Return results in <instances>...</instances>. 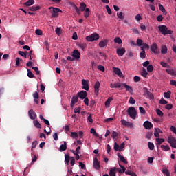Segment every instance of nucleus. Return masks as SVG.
<instances>
[{"mask_svg":"<svg viewBox=\"0 0 176 176\" xmlns=\"http://www.w3.org/2000/svg\"><path fill=\"white\" fill-rule=\"evenodd\" d=\"M50 12L51 13V17L57 19L58 17V13H63L61 9L54 7H49Z\"/></svg>","mask_w":176,"mask_h":176,"instance_id":"f257e3e1","label":"nucleus"},{"mask_svg":"<svg viewBox=\"0 0 176 176\" xmlns=\"http://www.w3.org/2000/svg\"><path fill=\"white\" fill-rule=\"evenodd\" d=\"M158 29L162 35H171L173 30H168V28L164 25H159Z\"/></svg>","mask_w":176,"mask_h":176,"instance_id":"f03ea898","label":"nucleus"},{"mask_svg":"<svg viewBox=\"0 0 176 176\" xmlns=\"http://www.w3.org/2000/svg\"><path fill=\"white\" fill-rule=\"evenodd\" d=\"M98 39H100V34L98 33H93L86 36V41H87V42H94V41H98Z\"/></svg>","mask_w":176,"mask_h":176,"instance_id":"7ed1b4c3","label":"nucleus"},{"mask_svg":"<svg viewBox=\"0 0 176 176\" xmlns=\"http://www.w3.org/2000/svg\"><path fill=\"white\" fill-rule=\"evenodd\" d=\"M127 113L131 119H135L137 118V111L135 107H129L127 110Z\"/></svg>","mask_w":176,"mask_h":176,"instance_id":"20e7f679","label":"nucleus"},{"mask_svg":"<svg viewBox=\"0 0 176 176\" xmlns=\"http://www.w3.org/2000/svg\"><path fill=\"white\" fill-rule=\"evenodd\" d=\"M109 43V40L108 38H104L99 41L98 47L100 49H104V47H107L108 46V44Z\"/></svg>","mask_w":176,"mask_h":176,"instance_id":"39448f33","label":"nucleus"},{"mask_svg":"<svg viewBox=\"0 0 176 176\" xmlns=\"http://www.w3.org/2000/svg\"><path fill=\"white\" fill-rule=\"evenodd\" d=\"M168 142L170 144L171 148L176 149V139L175 138L170 135L168 137Z\"/></svg>","mask_w":176,"mask_h":176,"instance_id":"423d86ee","label":"nucleus"},{"mask_svg":"<svg viewBox=\"0 0 176 176\" xmlns=\"http://www.w3.org/2000/svg\"><path fill=\"white\" fill-rule=\"evenodd\" d=\"M151 51L154 53V54H159V46H157V43H153L150 47Z\"/></svg>","mask_w":176,"mask_h":176,"instance_id":"0eeeda50","label":"nucleus"},{"mask_svg":"<svg viewBox=\"0 0 176 176\" xmlns=\"http://www.w3.org/2000/svg\"><path fill=\"white\" fill-rule=\"evenodd\" d=\"M121 124L124 126V127H130V129H133L134 127L133 122L126 121L124 119L121 120Z\"/></svg>","mask_w":176,"mask_h":176,"instance_id":"6e6552de","label":"nucleus"},{"mask_svg":"<svg viewBox=\"0 0 176 176\" xmlns=\"http://www.w3.org/2000/svg\"><path fill=\"white\" fill-rule=\"evenodd\" d=\"M82 89H83L84 90H86V91H89V89H90V87H89V80L82 79Z\"/></svg>","mask_w":176,"mask_h":176,"instance_id":"1a4fd4ad","label":"nucleus"},{"mask_svg":"<svg viewBox=\"0 0 176 176\" xmlns=\"http://www.w3.org/2000/svg\"><path fill=\"white\" fill-rule=\"evenodd\" d=\"M72 56L74 60H79L80 58V52L78 50H74Z\"/></svg>","mask_w":176,"mask_h":176,"instance_id":"9d476101","label":"nucleus"},{"mask_svg":"<svg viewBox=\"0 0 176 176\" xmlns=\"http://www.w3.org/2000/svg\"><path fill=\"white\" fill-rule=\"evenodd\" d=\"M93 167L95 170H99L100 168V162H98L97 157L94 158Z\"/></svg>","mask_w":176,"mask_h":176,"instance_id":"9b49d317","label":"nucleus"},{"mask_svg":"<svg viewBox=\"0 0 176 176\" xmlns=\"http://www.w3.org/2000/svg\"><path fill=\"white\" fill-rule=\"evenodd\" d=\"M143 126L146 130H151V129H152L153 127V124H152V122H151L149 121H146L144 122Z\"/></svg>","mask_w":176,"mask_h":176,"instance_id":"f8f14e48","label":"nucleus"},{"mask_svg":"<svg viewBox=\"0 0 176 176\" xmlns=\"http://www.w3.org/2000/svg\"><path fill=\"white\" fill-rule=\"evenodd\" d=\"M28 116H29L30 118L32 119V120H35V119H36V113H35V112H34L33 109L29 110Z\"/></svg>","mask_w":176,"mask_h":176,"instance_id":"ddd939ff","label":"nucleus"},{"mask_svg":"<svg viewBox=\"0 0 176 176\" xmlns=\"http://www.w3.org/2000/svg\"><path fill=\"white\" fill-rule=\"evenodd\" d=\"M100 81L96 82L94 85V93L96 96H98V93H100Z\"/></svg>","mask_w":176,"mask_h":176,"instance_id":"4468645a","label":"nucleus"},{"mask_svg":"<svg viewBox=\"0 0 176 176\" xmlns=\"http://www.w3.org/2000/svg\"><path fill=\"white\" fill-rule=\"evenodd\" d=\"M116 53L118 56H120V57H122L124 54V53H126V49H124V47L118 48L116 50Z\"/></svg>","mask_w":176,"mask_h":176,"instance_id":"2eb2a0df","label":"nucleus"},{"mask_svg":"<svg viewBox=\"0 0 176 176\" xmlns=\"http://www.w3.org/2000/svg\"><path fill=\"white\" fill-rule=\"evenodd\" d=\"M113 69L116 75H118V76H120V78H122V76H123V73H122V70H120L119 67H113Z\"/></svg>","mask_w":176,"mask_h":176,"instance_id":"dca6fc26","label":"nucleus"},{"mask_svg":"<svg viewBox=\"0 0 176 176\" xmlns=\"http://www.w3.org/2000/svg\"><path fill=\"white\" fill-rule=\"evenodd\" d=\"M78 97L81 100H85L87 97V92L86 91H81L78 92Z\"/></svg>","mask_w":176,"mask_h":176,"instance_id":"f3484780","label":"nucleus"},{"mask_svg":"<svg viewBox=\"0 0 176 176\" xmlns=\"http://www.w3.org/2000/svg\"><path fill=\"white\" fill-rule=\"evenodd\" d=\"M165 71L168 74V75H171V76H176V72L174 71V69L170 67L166 69Z\"/></svg>","mask_w":176,"mask_h":176,"instance_id":"a211bd4d","label":"nucleus"},{"mask_svg":"<svg viewBox=\"0 0 176 176\" xmlns=\"http://www.w3.org/2000/svg\"><path fill=\"white\" fill-rule=\"evenodd\" d=\"M118 168L116 167L111 168L109 170V176H116Z\"/></svg>","mask_w":176,"mask_h":176,"instance_id":"6ab92c4d","label":"nucleus"},{"mask_svg":"<svg viewBox=\"0 0 176 176\" xmlns=\"http://www.w3.org/2000/svg\"><path fill=\"white\" fill-rule=\"evenodd\" d=\"M124 83L122 82H116L114 83L115 89H120V90H123Z\"/></svg>","mask_w":176,"mask_h":176,"instance_id":"aec40b11","label":"nucleus"},{"mask_svg":"<svg viewBox=\"0 0 176 176\" xmlns=\"http://www.w3.org/2000/svg\"><path fill=\"white\" fill-rule=\"evenodd\" d=\"M145 94L147 96L149 100H153L155 98V96H153V94H152L151 91H148V89L146 90Z\"/></svg>","mask_w":176,"mask_h":176,"instance_id":"412c9836","label":"nucleus"},{"mask_svg":"<svg viewBox=\"0 0 176 176\" xmlns=\"http://www.w3.org/2000/svg\"><path fill=\"white\" fill-rule=\"evenodd\" d=\"M117 156H118V157H119L120 162H122V163H124V164H127V163H128L127 160H126V159L124 158V157L123 155H120V153H118L117 154Z\"/></svg>","mask_w":176,"mask_h":176,"instance_id":"4be33fe9","label":"nucleus"},{"mask_svg":"<svg viewBox=\"0 0 176 176\" xmlns=\"http://www.w3.org/2000/svg\"><path fill=\"white\" fill-rule=\"evenodd\" d=\"M60 152H64V151H67V142H63V144L60 145L59 147Z\"/></svg>","mask_w":176,"mask_h":176,"instance_id":"5701e85b","label":"nucleus"},{"mask_svg":"<svg viewBox=\"0 0 176 176\" xmlns=\"http://www.w3.org/2000/svg\"><path fill=\"white\" fill-rule=\"evenodd\" d=\"M124 87H125L126 91H129L131 94H133V87L130 85H127L126 83H124Z\"/></svg>","mask_w":176,"mask_h":176,"instance_id":"b1692460","label":"nucleus"},{"mask_svg":"<svg viewBox=\"0 0 176 176\" xmlns=\"http://www.w3.org/2000/svg\"><path fill=\"white\" fill-rule=\"evenodd\" d=\"M113 41L115 43H118V45H122L123 43L122 38L119 36L115 37Z\"/></svg>","mask_w":176,"mask_h":176,"instance_id":"393cba45","label":"nucleus"},{"mask_svg":"<svg viewBox=\"0 0 176 176\" xmlns=\"http://www.w3.org/2000/svg\"><path fill=\"white\" fill-rule=\"evenodd\" d=\"M39 9H41L39 6H33L29 8V10L31 12H36V10H39Z\"/></svg>","mask_w":176,"mask_h":176,"instance_id":"a878e982","label":"nucleus"},{"mask_svg":"<svg viewBox=\"0 0 176 176\" xmlns=\"http://www.w3.org/2000/svg\"><path fill=\"white\" fill-rule=\"evenodd\" d=\"M76 102H78V96H73L72 98L71 107H74Z\"/></svg>","mask_w":176,"mask_h":176,"instance_id":"bb28decb","label":"nucleus"},{"mask_svg":"<svg viewBox=\"0 0 176 176\" xmlns=\"http://www.w3.org/2000/svg\"><path fill=\"white\" fill-rule=\"evenodd\" d=\"M168 49L167 48V46L166 45H162L161 47V53L162 54H167Z\"/></svg>","mask_w":176,"mask_h":176,"instance_id":"cd10ccee","label":"nucleus"},{"mask_svg":"<svg viewBox=\"0 0 176 176\" xmlns=\"http://www.w3.org/2000/svg\"><path fill=\"white\" fill-rule=\"evenodd\" d=\"M155 141H156V145H162V144H163V142H164V138H157L155 139Z\"/></svg>","mask_w":176,"mask_h":176,"instance_id":"c85d7f7f","label":"nucleus"},{"mask_svg":"<svg viewBox=\"0 0 176 176\" xmlns=\"http://www.w3.org/2000/svg\"><path fill=\"white\" fill-rule=\"evenodd\" d=\"M161 149L162 151H164V152H168L170 151V148L168 145H161Z\"/></svg>","mask_w":176,"mask_h":176,"instance_id":"c756f323","label":"nucleus"},{"mask_svg":"<svg viewBox=\"0 0 176 176\" xmlns=\"http://www.w3.org/2000/svg\"><path fill=\"white\" fill-rule=\"evenodd\" d=\"M159 9L160 10H161V12H162L163 14H164L165 16L166 14H167V11H166V8H164L163 5L159 4Z\"/></svg>","mask_w":176,"mask_h":176,"instance_id":"7c9ffc66","label":"nucleus"},{"mask_svg":"<svg viewBox=\"0 0 176 176\" xmlns=\"http://www.w3.org/2000/svg\"><path fill=\"white\" fill-rule=\"evenodd\" d=\"M120 169L117 168V171H118V173H120V174H123V173H124L126 171V168H124V166L119 164Z\"/></svg>","mask_w":176,"mask_h":176,"instance_id":"2f4dec72","label":"nucleus"},{"mask_svg":"<svg viewBox=\"0 0 176 176\" xmlns=\"http://www.w3.org/2000/svg\"><path fill=\"white\" fill-rule=\"evenodd\" d=\"M160 65H162V68H170V65H168V63H167L164 61H161Z\"/></svg>","mask_w":176,"mask_h":176,"instance_id":"473e14b6","label":"nucleus"},{"mask_svg":"<svg viewBox=\"0 0 176 176\" xmlns=\"http://www.w3.org/2000/svg\"><path fill=\"white\" fill-rule=\"evenodd\" d=\"M113 98L111 97H109L107 100L105 102L104 104L106 108H109V106L111 105V101H112Z\"/></svg>","mask_w":176,"mask_h":176,"instance_id":"72a5a7b5","label":"nucleus"},{"mask_svg":"<svg viewBox=\"0 0 176 176\" xmlns=\"http://www.w3.org/2000/svg\"><path fill=\"white\" fill-rule=\"evenodd\" d=\"M159 131H160V129L155 128L154 131V136L156 137V138H159L160 137V134L159 133Z\"/></svg>","mask_w":176,"mask_h":176,"instance_id":"f704fd0d","label":"nucleus"},{"mask_svg":"<svg viewBox=\"0 0 176 176\" xmlns=\"http://www.w3.org/2000/svg\"><path fill=\"white\" fill-rule=\"evenodd\" d=\"M34 3H35V1L34 0H28V1H26L24 5L25 6H31L32 5H34Z\"/></svg>","mask_w":176,"mask_h":176,"instance_id":"c9c22d12","label":"nucleus"},{"mask_svg":"<svg viewBox=\"0 0 176 176\" xmlns=\"http://www.w3.org/2000/svg\"><path fill=\"white\" fill-rule=\"evenodd\" d=\"M117 17L120 20H124V14L123 13V12H119V14H117Z\"/></svg>","mask_w":176,"mask_h":176,"instance_id":"e433bc0d","label":"nucleus"},{"mask_svg":"<svg viewBox=\"0 0 176 176\" xmlns=\"http://www.w3.org/2000/svg\"><path fill=\"white\" fill-rule=\"evenodd\" d=\"M155 111L158 116L162 117L164 116V113H163V111H162V110H160V109H156Z\"/></svg>","mask_w":176,"mask_h":176,"instance_id":"4c0bfd02","label":"nucleus"},{"mask_svg":"<svg viewBox=\"0 0 176 176\" xmlns=\"http://www.w3.org/2000/svg\"><path fill=\"white\" fill-rule=\"evenodd\" d=\"M65 164H67V166H68V164H69V155L66 154L65 155Z\"/></svg>","mask_w":176,"mask_h":176,"instance_id":"58836bf2","label":"nucleus"},{"mask_svg":"<svg viewBox=\"0 0 176 176\" xmlns=\"http://www.w3.org/2000/svg\"><path fill=\"white\" fill-rule=\"evenodd\" d=\"M90 16V9L89 8H86L85 9V12L84 14V17H85L86 19H87V17Z\"/></svg>","mask_w":176,"mask_h":176,"instance_id":"ea45409f","label":"nucleus"},{"mask_svg":"<svg viewBox=\"0 0 176 176\" xmlns=\"http://www.w3.org/2000/svg\"><path fill=\"white\" fill-rule=\"evenodd\" d=\"M125 174H126V175H130V176H137V174H135V173L131 170H126L125 172Z\"/></svg>","mask_w":176,"mask_h":176,"instance_id":"a19ab883","label":"nucleus"},{"mask_svg":"<svg viewBox=\"0 0 176 176\" xmlns=\"http://www.w3.org/2000/svg\"><path fill=\"white\" fill-rule=\"evenodd\" d=\"M56 34L58 35V36H60L61 35L63 30H61V28H56L55 30Z\"/></svg>","mask_w":176,"mask_h":176,"instance_id":"79ce46f5","label":"nucleus"},{"mask_svg":"<svg viewBox=\"0 0 176 176\" xmlns=\"http://www.w3.org/2000/svg\"><path fill=\"white\" fill-rule=\"evenodd\" d=\"M160 104H161V105H167V104H168V102H167V100H164V98H161L160 100Z\"/></svg>","mask_w":176,"mask_h":176,"instance_id":"37998d69","label":"nucleus"},{"mask_svg":"<svg viewBox=\"0 0 176 176\" xmlns=\"http://www.w3.org/2000/svg\"><path fill=\"white\" fill-rule=\"evenodd\" d=\"M136 42L138 46L139 47H141L144 45V41L141 38H138Z\"/></svg>","mask_w":176,"mask_h":176,"instance_id":"c03bdc74","label":"nucleus"},{"mask_svg":"<svg viewBox=\"0 0 176 176\" xmlns=\"http://www.w3.org/2000/svg\"><path fill=\"white\" fill-rule=\"evenodd\" d=\"M164 97L165 98H170L171 97V92L170 91L164 93Z\"/></svg>","mask_w":176,"mask_h":176,"instance_id":"a18cd8bd","label":"nucleus"},{"mask_svg":"<svg viewBox=\"0 0 176 176\" xmlns=\"http://www.w3.org/2000/svg\"><path fill=\"white\" fill-rule=\"evenodd\" d=\"M71 137L72 138H74L75 140H78V133L76 132H71Z\"/></svg>","mask_w":176,"mask_h":176,"instance_id":"49530a36","label":"nucleus"},{"mask_svg":"<svg viewBox=\"0 0 176 176\" xmlns=\"http://www.w3.org/2000/svg\"><path fill=\"white\" fill-rule=\"evenodd\" d=\"M148 149L150 151H153V149H155V144L151 142H148Z\"/></svg>","mask_w":176,"mask_h":176,"instance_id":"de8ad7c7","label":"nucleus"},{"mask_svg":"<svg viewBox=\"0 0 176 176\" xmlns=\"http://www.w3.org/2000/svg\"><path fill=\"white\" fill-rule=\"evenodd\" d=\"M141 75L144 78H146L148 76V72L146 71V69H143V71L142 72Z\"/></svg>","mask_w":176,"mask_h":176,"instance_id":"09e8293b","label":"nucleus"},{"mask_svg":"<svg viewBox=\"0 0 176 176\" xmlns=\"http://www.w3.org/2000/svg\"><path fill=\"white\" fill-rule=\"evenodd\" d=\"M90 133H91V134H94V135L95 137H98V133H97V132L96 131V129H94V128L91 129Z\"/></svg>","mask_w":176,"mask_h":176,"instance_id":"8fccbe9b","label":"nucleus"},{"mask_svg":"<svg viewBox=\"0 0 176 176\" xmlns=\"http://www.w3.org/2000/svg\"><path fill=\"white\" fill-rule=\"evenodd\" d=\"M34 124L37 129H41V123H39V122L38 120H34Z\"/></svg>","mask_w":176,"mask_h":176,"instance_id":"3c124183","label":"nucleus"},{"mask_svg":"<svg viewBox=\"0 0 176 176\" xmlns=\"http://www.w3.org/2000/svg\"><path fill=\"white\" fill-rule=\"evenodd\" d=\"M139 111L142 115H145L146 113L145 109H144V107H139Z\"/></svg>","mask_w":176,"mask_h":176,"instance_id":"603ef678","label":"nucleus"},{"mask_svg":"<svg viewBox=\"0 0 176 176\" xmlns=\"http://www.w3.org/2000/svg\"><path fill=\"white\" fill-rule=\"evenodd\" d=\"M19 54L25 58H27V52H24L23 51H19Z\"/></svg>","mask_w":176,"mask_h":176,"instance_id":"864d4df0","label":"nucleus"},{"mask_svg":"<svg viewBox=\"0 0 176 176\" xmlns=\"http://www.w3.org/2000/svg\"><path fill=\"white\" fill-rule=\"evenodd\" d=\"M78 47H79L80 49H81L82 50H85V48L87 47V45H86V44H85V43L78 44Z\"/></svg>","mask_w":176,"mask_h":176,"instance_id":"5fc2aeb1","label":"nucleus"},{"mask_svg":"<svg viewBox=\"0 0 176 176\" xmlns=\"http://www.w3.org/2000/svg\"><path fill=\"white\" fill-rule=\"evenodd\" d=\"M80 9L81 12H84V10L86 9V3H81Z\"/></svg>","mask_w":176,"mask_h":176,"instance_id":"6e6d98bb","label":"nucleus"},{"mask_svg":"<svg viewBox=\"0 0 176 176\" xmlns=\"http://www.w3.org/2000/svg\"><path fill=\"white\" fill-rule=\"evenodd\" d=\"M97 67L99 71H102V72H105V67H104L103 65H98Z\"/></svg>","mask_w":176,"mask_h":176,"instance_id":"4d7b16f0","label":"nucleus"},{"mask_svg":"<svg viewBox=\"0 0 176 176\" xmlns=\"http://www.w3.org/2000/svg\"><path fill=\"white\" fill-rule=\"evenodd\" d=\"M140 58H145V57H146V54L145 53V51H142L140 54Z\"/></svg>","mask_w":176,"mask_h":176,"instance_id":"13d9d810","label":"nucleus"},{"mask_svg":"<svg viewBox=\"0 0 176 176\" xmlns=\"http://www.w3.org/2000/svg\"><path fill=\"white\" fill-rule=\"evenodd\" d=\"M129 103L131 104L132 105H134V104H135V100L134 99V98L131 96L129 98Z\"/></svg>","mask_w":176,"mask_h":176,"instance_id":"bf43d9fd","label":"nucleus"},{"mask_svg":"<svg viewBox=\"0 0 176 176\" xmlns=\"http://www.w3.org/2000/svg\"><path fill=\"white\" fill-rule=\"evenodd\" d=\"M118 135H119L118 134V133L113 131V132L112 133L111 137H112L113 140H118Z\"/></svg>","mask_w":176,"mask_h":176,"instance_id":"052dcab7","label":"nucleus"},{"mask_svg":"<svg viewBox=\"0 0 176 176\" xmlns=\"http://www.w3.org/2000/svg\"><path fill=\"white\" fill-rule=\"evenodd\" d=\"M28 78H34V74H32L30 69H28Z\"/></svg>","mask_w":176,"mask_h":176,"instance_id":"680f3d73","label":"nucleus"},{"mask_svg":"<svg viewBox=\"0 0 176 176\" xmlns=\"http://www.w3.org/2000/svg\"><path fill=\"white\" fill-rule=\"evenodd\" d=\"M99 56H100V57H103V58H104V60H106L107 57H108V56H107V54L104 52H100Z\"/></svg>","mask_w":176,"mask_h":176,"instance_id":"e2e57ef3","label":"nucleus"},{"mask_svg":"<svg viewBox=\"0 0 176 176\" xmlns=\"http://www.w3.org/2000/svg\"><path fill=\"white\" fill-rule=\"evenodd\" d=\"M162 173L164 175L170 176V172L167 169H163Z\"/></svg>","mask_w":176,"mask_h":176,"instance_id":"0e129e2a","label":"nucleus"},{"mask_svg":"<svg viewBox=\"0 0 176 176\" xmlns=\"http://www.w3.org/2000/svg\"><path fill=\"white\" fill-rule=\"evenodd\" d=\"M148 72H152L153 71V65H150L147 67Z\"/></svg>","mask_w":176,"mask_h":176,"instance_id":"69168bd1","label":"nucleus"},{"mask_svg":"<svg viewBox=\"0 0 176 176\" xmlns=\"http://www.w3.org/2000/svg\"><path fill=\"white\" fill-rule=\"evenodd\" d=\"M135 19L138 21H140V20H142V17L141 16V14H138L135 16Z\"/></svg>","mask_w":176,"mask_h":176,"instance_id":"338daca9","label":"nucleus"},{"mask_svg":"<svg viewBox=\"0 0 176 176\" xmlns=\"http://www.w3.org/2000/svg\"><path fill=\"white\" fill-rule=\"evenodd\" d=\"M35 34L36 35H42V30L41 29H36Z\"/></svg>","mask_w":176,"mask_h":176,"instance_id":"774afa93","label":"nucleus"}]
</instances>
